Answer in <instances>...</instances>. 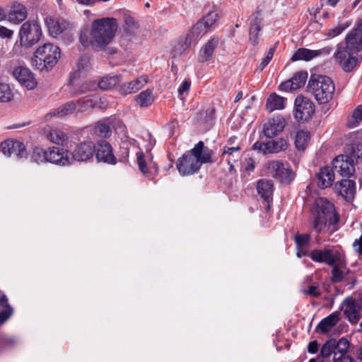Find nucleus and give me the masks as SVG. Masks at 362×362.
I'll use <instances>...</instances> for the list:
<instances>
[{
    "mask_svg": "<svg viewBox=\"0 0 362 362\" xmlns=\"http://www.w3.org/2000/svg\"><path fill=\"white\" fill-rule=\"evenodd\" d=\"M241 148L239 145H237L235 146H225L223 151L222 153L223 155H228L229 156H235L240 154L239 151H240Z\"/></svg>",
    "mask_w": 362,
    "mask_h": 362,
    "instance_id": "obj_55",
    "label": "nucleus"
},
{
    "mask_svg": "<svg viewBox=\"0 0 362 362\" xmlns=\"http://www.w3.org/2000/svg\"><path fill=\"white\" fill-rule=\"evenodd\" d=\"M315 112V104L308 98L298 95L294 103V117L298 122L308 121Z\"/></svg>",
    "mask_w": 362,
    "mask_h": 362,
    "instance_id": "obj_9",
    "label": "nucleus"
},
{
    "mask_svg": "<svg viewBox=\"0 0 362 362\" xmlns=\"http://www.w3.org/2000/svg\"><path fill=\"white\" fill-rule=\"evenodd\" d=\"M27 17V9L23 4L15 2L12 5L11 11L8 14L10 21L16 23L24 21Z\"/></svg>",
    "mask_w": 362,
    "mask_h": 362,
    "instance_id": "obj_29",
    "label": "nucleus"
},
{
    "mask_svg": "<svg viewBox=\"0 0 362 362\" xmlns=\"http://www.w3.org/2000/svg\"><path fill=\"white\" fill-rule=\"evenodd\" d=\"M257 191L258 195L267 204L266 209L270 208V202L272 201L274 192L273 182L272 180L261 179L257 182Z\"/></svg>",
    "mask_w": 362,
    "mask_h": 362,
    "instance_id": "obj_22",
    "label": "nucleus"
},
{
    "mask_svg": "<svg viewBox=\"0 0 362 362\" xmlns=\"http://www.w3.org/2000/svg\"><path fill=\"white\" fill-rule=\"evenodd\" d=\"M218 19V14L211 11L206 16L199 20L191 29V32L197 39L204 34L215 24Z\"/></svg>",
    "mask_w": 362,
    "mask_h": 362,
    "instance_id": "obj_12",
    "label": "nucleus"
},
{
    "mask_svg": "<svg viewBox=\"0 0 362 362\" xmlns=\"http://www.w3.org/2000/svg\"><path fill=\"white\" fill-rule=\"evenodd\" d=\"M283 164L284 163L282 162L279 160H272L268 162L267 165L268 174L276 179L279 175L278 173H279V170H281Z\"/></svg>",
    "mask_w": 362,
    "mask_h": 362,
    "instance_id": "obj_48",
    "label": "nucleus"
},
{
    "mask_svg": "<svg viewBox=\"0 0 362 362\" xmlns=\"http://www.w3.org/2000/svg\"><path fill=\"white\" fill-rule=\"evenodd\" d=\"M346 27L347 25H339L335 28L329 30L328 32L326 33V35L329 38L338 36L343 32V30H344L346 28Z\"/></svg>",
    "mask_w": 362,
    "mask_h": 362,
    "instance_id": "obj_53",
    "label": "nucleus"
},
{
    "mask_svg": "<svg viewBox=\"0 0 362 362\" xmlns=\"http://www.w3.org/2000/svg\"><path fill=\"white\" fill-rule=\"evenodd\" d=\"M335 86L332 80L326 76H312L308 81L307 91L319 104H325L333 98Z\"/></svg>",
    "mask_w": 362,
    "mask_h": 362,
    "instance_id": "obj_5",
    "label": "nucleus"
},
{
    "mask_svg": "<svg viewBox=\"0 0 362 362\" xmlns=\"http://www.w3.org/2000/svg\"><path fill=\"white\" fill-rule=\"evenodd\" d=\"M335 339H331L327 340L322 346L320 356L325 360L333 355L334 347L335 345Z\"/></svg>",
    "mask_w": 362,
    "mask_h": 362,
    "instance_id": "obj_43",
    "label": "nucleus"
},
{
    "mask_svg": "<svg viewBox=\"0 0 362 362\" xmlns=\"http://www.w3.org/2000/svg\"><path fill=\"white\" fill-rule=\"evenodd\" d=\"M13 76L28 90L33 89L37 85L33 73L27 67L23 66L16 67L13 71Z\"/></svg>",
    "mask_w": 362,
    "mask_h": 362,
    "instance_id": "obj_16",
    "label": "nucleus"
},
{
    "mask_svg": "<svg viewBox=\"0 0 362 362\" xmlns=\"http://www.w3.org/2000/svg\"><path fill=\"white\" fill-rule=\"evenodd\" d=\"M350 157L356 162L362 161V144H358L353 148Z\"/></svg>",
    "mask_w": 362,
    "mask_h": 362,
    "instance_id": "obj_50",
    "label": "nucleus"
},
{
    "mask_svg": "<svg viewBox=\"0 0 362 362\" xmlns=\"http://www.w3.org/2000/svg\"><path fill=\"white\" fill-rule=\"evenodd\" d=\"M261 22L262 19L257 16H254L251 21L250 28V41L252 45H256L259 42L258 33L261 30Z\"/></svg>",
    "mask_w": 362,
    "mask_h": 362,
    "instance_id": "obj_34",
    "label": "nucleus"
},
{
    "mask_svg": "<svg viewBox=\"0 0 362 362\" xmlns=\"http://www.w3.org/2000/svg\"><path fill=\"white\" fill-rule=\"evenodd\" d=\"M13 94L10 86L0 82V102H8L13 99Z\"/></svg>",
    "mask_w": 362,
    "mask_h": 362,
    "instance_id": "obj_45",
    "label": "nucleus"
},
{
    "mask_svg": "<svg viewBox=\"0 0 362 362\" xmlns=\"http://www.w3.org/2000/svg\"><path fill=\"white\" fill-rule=\"evenodd\" d=\"M286 98L278 95L275 93H272L267 98L266 107L269 112L276 110H282L285 107Z\"/></svg>",
    "mask_w": 362,
    "mask_h": 362,
    "instance_id": "obj_32",
    "label": "nucleus"
},
{
    "mask_svg": "<svg viewBox=\"0 0 362 362\" xmlns=\"http://www.w3.org/2000/svg\"><path fill=\"white\" fill-rule=\"evenodd\" d=\"M288 147V142L284 139L269 141L268 142L256 141L253 146V150H257L264 154L279 153L284 151Z\"/></svg>",
    "mask_w": 362,
    "mask_h": 362,
    "instance_id": "obj_11",
    "label": "nucleus"
},
{
    "mask_svg": "<svg viewBox=\"0 0 362 362\" xmlns=\"http://www.w3.org/2000/svg\"><path fill=\"white\" fill-rule=\"evenodd\" d=\"M12 308H8L0 312V325L5 322L12 315Z\"/></svg>",
    "mask_w": 362,
    "mask_h": 362,
    "instance_id": "obj_58",
    "label": "nucleus"
},
{
    "mask_svg": "<svg viewBox=\"0 0 362 362\" xmlns=\"http://www.w3.org/2000/svg\"><path fill=\"white\" fill-rule=\"evenodd\" d=\"M13 34V31L4 26H0V37L10 38Z\"/></svg>",
    "mask_w": 362,
    "mask_h": 362,
    "instance_id": "obj_63",
    "label": "nucleus"
},
{
    "mask_svg": "<svg viewBox=\"0 0 362 362\" xmlns=\"http://www.w3.org/2000/svg\"><path fill=\"white\" fill-rule=\"evenodd\" d=\"M279 90L288 91V90H296V89L294 88L293 82H292L291 80L290 79L286 81L282 82L279 85Z\"/></svg>",
    "mask_w": 362,
    "mask_h": 362,
    "instance_id": "obj_60",
    "label": "nucleus"
},
{
    "mask_svg": "<svg viewBox=\"0 0 362 362\" xmlns=\"http://www.w3.org/2000/svg\"><path fill=\"white\" fill-rule=\"evenodd\" d=\"M334 172L333 167L326 166L320 169L317 174L318 186L321 188H326L332 186L334 180Z\"/></svg>",
    "mask_w": 362,
    "mask_h": 362,
    "instance_id": "obj_27",
    "label": "nucleus"
},
{
    "mask_svg": "<svg viewBox=\"0 0 362 362\" xmlns=\"http://www.w3.org/2000/svg\"><path fill=\"white\" fill-rule=\"evenodd\" d=\"M213 151L199 141L187 153L177 161V168L182 175H192L199 170L202 164L213 163Z\"/></svg>",
    "mask_w": 362,
    "mask_h": 362,
    "instance_id": "obj_4",
    "label": "nucleus"
},
{
    "mask_svg": "<svg viewBox=\"0 0 362 362\" xmlns=\"http://www.w3.org/2000/svg\"><path fill=\"white\" fill-rule=\"evenodd\" d=\"M12 140L3 141L0 145V151L6 156H11V149L13 148Z\"/></svg>",
    "mask_w": 362,
    "mask_h": 362,
    "instance_id": "obj_51",
    "label": "nucleus"
},
{
    "mask_svg": "<svg viewBox=\"0 0 362 362\" xmlns=\"http://www.w3.org/2000/svg\"><path fill=\"white\" fill-rule=\"evenodd\" d=\"M90 66V57L88 56L83 55L79 59L77 63L76 69L71 74V75H76V78H80L89 70Z\"/></svg>",
    "mask_w": 362,
    "mask_h": 362,
    "instance_id": "obj_39",
    "label": "nucleus"
},
{
    "mask_svg": "<svg viewBox=\"0 0 362 362\" xmlns=\"http://www.w3.org/2000/svg\"><path fill=\"white\" fill-rule=\"evenodd\" d=\"M197 40V37L189 31L184 36L179 37L177 41L173 45L170 54L173 58H178L185 54L189 48L193 40Z\"/></svg>",
    "mask_w": 362,
    "mask_h": 362,
    "instance_id": "obj_15",
    "label": "nucleus"
},
{
    "mask_svg": "<svg viewBox=\"0 0 362 362\" xmlns=\"http://www.w3.org/2000/svg\"><path fill=\"white\" fill-rule=\"evenodd\" d=\"M79 78L76 75H71L69 86H71L70 93L72 95H81L94 90L96 83L94 81H80Z\"/></svg>",
    "mask_w": 362,
    "mask_h": 362,
    "instance_id": "obj_21",
    "label": "nucleus"
},
{
    "mask_svg": "<svg viewBox=\"0 0 362 362\" xmlns=\"http://www.w3.org/2000/svg\"><path fill=\"white\" fill-rule=\"evenodd\" d=\"M334 351H333V361L338 362L342 358L348 356L346 354L349 346V343L347 339L341 338L339 340L335 339Z\"/></svg>",
    "mask_w": 362,
    "mask_h": 362,
    "instance_id": "obj_31",
    "label": "nucleus"
},
{
    "mask_svg": "<svg viewBox=\"0 0 362 362\" xmlns=\"http://www.w3.org/2000/svg\"><path fill=\"white\" fill-rule=\"evenodd\" d=\"M308 351L310 354H316L318 351V344L317 341H312L308 344Z\"/></svg>",
    "mask_w": 362,
    "mask_h": 362,
    "instance_id": "obj_64",
    "label": "nucleus"
},
{
    "mask_svg": "<svg viewBox=\"0 0 362 362\" xmlns=\"http://www.w3.org/2000/svg\"><path fill=\"white\" fill-rule=\"evenodd\" d=\"M120 81V75L106 76L98 81V86L100 89L107 90L117 86Z\"/></svg>",
    "mask_w": 362,
    "mask_h": 362,
    "instance_id": "obj_38",
    "label": "nucleus"
},
{
    "mask_svg": "<svg viewBox=\"0 0 362 362\" xmlns=\"http://www.w3.org/2000/svg\"><path fill=\"white\" fill-rule=\"evenodd\" d=\"M76 109V103L74 101H69L64 103V105H61L58 108L46 114L45 118L47 119L49 117L55 116L59 117L67 116L72 114Z\"/></svg>",
    "mask_w": 362,
    "mask_h": 362,
    "instance_id": "obj_28",
    "label": "nucleus"
},
{
    "mask_svg": "<svg viewBox=\"0 0 362 362\" xmlns=\"http://www.w3.org/2000/svg\"><path fill=\"white\" fill-rule=\"evenodd\" d=\"M362 121V104L356 107L352 112L351 117L349 119L347 125L350 128L357 127Z\"/></svg>",
    "mask_w": 362,
    "mask_h": 362,
    "instance_id": "obj_41",
    "label": "nucleus"
},
{
    "mask_svg": "<svg viewBox=\"0 0 362 362\" xmlns=\"http://www.w3.org/2000/svg\"><path fill=\"white\" fill-rule=\"evenodd\" d=\"M71 26V24L68 21L63 18H58L52 21L49 26V29L52 35H57L67 30Z\"/></svg>",
    "mask_w": 362,
    "mask_h": 362,
    "instance_id": "obj_35",
    "label": "nucleus"
},
{
    "mask_svg": "<svg viewBox=\"0 0 362 362\" xmlns=\"http://www.w3.org/2000/svg\"><path fill=\"white\" fill-rule=\"evenodd\" d=\"M341 320L340 311H335L322 319L315 328V332L326 334L329 332Z\"/></svg>",
    "mask_w": 362,
    "mask_h": 362,
    "instance_id": "obj_25",
    "label": "nucleus"
},
{
    "mask_svg": "<svg viewBox=\"0 0 362 362\" xmlns=\"http://www.w3.org/2000/svg\"><path fill=\"white\" fill-rule=\"evenodd\" d=\"M305 293L312 297H319L320 296V292L318 291V286H309Z\"/></svg>",
    "mask_w": 362,
    "mask_h": 362,
    "instance_id": "obj_61",
    "label": "nucleus"
},
{
    "mask_svg": "<svg viewBox=\"0 0 362 362\" xmlns=\"http://www.w3.org/2000/svg\"><path fill=\"white\" fill-rule=\"evenodd\" d=\"M96 97H85L78 100L77 103L79 105L78 112H83L89 107H94L96 104Z\"/></svg>",
    "mask_w": 362,
    "mask_h": 362,
    "instance_id": "obj_46",
    "label": "nucleus"
},
{
    "mask_svg": "<svg viewBox=\"0 0 362 362\" xmlns=\"http://www.w3.org/2000/svg\"><path fill=\"white\" fill-rule=\"evenodd\" d=\"M310 136L306 130H299L296 132L295 138V146L298 151H303L307 147Z\"/></svg>",
    "mask_w": 362,
    "mask_h": 362,
    "instance_id": "obj_36",
    "label": "nucleus"
},
{
    "mask_svg": "<svg viewBox=\"0 0 362 362\" xmlns=\"http://www.w3.org/2000/svg\"><path fill=\"white\" fill-rule=\"evenodd\" d=\"M354 160L346 155H339L332 161V167L336 173L343 177H351L355 172Z\"/></svg>",
    "mask_w": 362,
    "mask_h": 362,
    "instance_id": "obj_10",
    "label": "nucleus"
},
{
    "mask_svg": "<svg viewBox=\"0 0 362 362\" xmlns=\"http://www.w3.org/2000/svg\"><path fill=\"white\" fill-rule=\"evenodd\" d=\"M191 86V81L187 79L185 80L178 88L179 95H182L185 93H188Z\"/></svg>",
    "mask_w": 362,
    "mask_h": 362,
    "instance_id": "obj_59",
    "label": "nucleus"
},
{
    "mask_svg": "<svg viewBox=\"0 0 362 362\" xmlns=\"http://www.w3.org/2000/svg\"><path fill=\"white\" fill-rule=\"evenodd\" d=\"M215 108L214 107H208L205 110L199 112L197 120L203 123L209 128L213 125V122L215 118Z\"/></svg>",
    "mask_w": 362,
    "mask_h": 362,
    "instance_id": "obj_33",
    "label": "nucleus"
},
{
    "mask_svg": "<svg viewBox=\"0 0 362 362\" xmlns=\"http://www.w3.org/2000/svg\"><path fill=\"white\" fill-rule=\"evenodd\" d=\"M339 221V215L335 212L334 206L327 199L321 198L316 201L312 210L310 224L317 233L325 232L327 230H337L336 225Z\"/></svg>",
    "mask_w": 362,
    "mask_h": 362,
    "instance_id": "obj_3",
    "label": "nucleus"
},
{
    "mask_svg": "<svg viewBox=\"0 0 362 362\" xmlns=\"http://www.w3.org/2000/svg\"><path fill=\"white\" fill-rule=\"evenodd\" d=\"M95 152V146L91 141H84L78 144L71 152V160L87 161L91 159Z\"/></svg>",
    "mask_w": 362,
    "mask_h": 362,
    "instance_id": "obj_13",
    "label": "nucleus"
},
{
    "mask_svg": "<svg viewBox=\"0 0 362 362\" xmlns=\"http://www.w3.org/2000/svg\"><path fill=\"white\" fill-rule=\"evenodd\" d=\"M46 138L53 144L64 146L68 142L69 137L63 131L52 127L44 129Z\"/></svg>",
    "mask_w": 362,
    "mask_h": 362,
    "instance_id": "obj_26",
    "label": "nucleus"
},
{
    "mask_svg": "<svg viewBox=\"0 0 362 362\" xmlns=\"http://www.w3.org/2000/svg\"><path fill=\"white\" fill-rule=\"evenodd\" d=\"M47 162L54 163L62 166H66L71 163L68 152H64L59 147L52 146L47 149Z\"/></svg>",
    "mask_w": 362,
    "mask_h": 362,
    "instance_id": "obj_19",
    "label": "nucleus"
},
{
    "mask_svg": "<svg viewBox=\"0 0 362 362\" xmlns=\"http://www.w3.org/2000/svg\"><path fill=\"white\" fill-rule=\"evenodd\" d=\"M11 144H13V146H16L11 149V156L15 155L18 158H23L26 156L27 152L23 143L17 140H12Z\"/></svg>",
    "mask_w": 362,
    "mask_h": 362,
    "instance_id": "obj_44",
    "label": "nucleus"
},
{
    "mask_svg": "<svg viewBox=\"0 0 362 362\" xmlns=\"http://www.w3.org/2000/svg\"><path fill=\"white\" fill-rule=\"evenodd\" d=\"M344 278V274L342 271L339 269L337 267H334L332 270V282L337 283L342 281Z\"/></svg>",
    "mask_w": 362,
    "mask_h": 362,
    "instance_id": "obj_56",
    "label": "nucleus"
},
{
    "mask_svg": "<svg viewBox=\"0 0 362 362\" xmlns=\"http://www.w3.org/2000/svg\"><path fill=\"white\" fill-rule=\"evenodd\" d=\"M32 159L37 163L47 161V150L44 151L40 148H35L33 152Z\"/></svg>",
    "mask_w": 362,
    "mask_h": 362,
    "instance_id": "obj_49",
    "label": "nucleus"
},
{
    "mask_svg": "<svg viewBox=\"0 0 362 362\" xmlns=\"http://www.w3.org/2000/svg\"><path fill=\"white\" fill-rule=\"evenodd\" d=\"M18 34L21 46L30 48L40 41L42 36V31L37 21H28L22 24Z\"/></svg>",
    "mask_w": 362,
    "mask_h": 362,
    "instance_id": "obj_7",
    "label": "nucleus"
},
{
    "mask_svg": "<svg viewBox=\"0 0 362 362\" xmlns=\"http://www.w3.org/2000/svg\"><path fill=\"white\" fill-rule=\"evenodd\" d=\"M218 44V39L214 37L206 42L200 49L199 54V60L202 62L209 60L214 52L215 48Z\"/></svg>",
    "mask_w": 362,
    "mask_h": 362,
    "instance_id": "obj_30",
    "label": "nucleus"
},
{
    "mask_svg": "<svg viewBox=\"0 0 362 362\" xmlns=\"http://www.w3.org/2000/svg\"><path fill=\"white\" fill-rule=\"evenodd\" d=\"M308 78V73L306 71H299L296 73L291 78L293 82L294 88L296 90L304 86Z\"/></svg>",
    "mask_w": 362,
    "mask_h": 362,
    "instance_id": "obj_47",
    "label": "nucleus"
},
{
    "mask_svg": "<svg viewBox=\"0 0 362 362\" xmlns=\"http://www.w3.org/2000/svg\"><path fill=\"white\" fill-rule=\"evenodd\" d=\"M332 47H325L317 50H312L306 48L298 49L291 57L292 61L305 60L309 61L319 56H327L332 52Z\"/></svg>",
    "mask_w": 362,
    "mask_h": 362,
    "instance_id": "obj_17",
    "label": "nucleus"
},
{
    "mask_svg": "<svg viewBox=\"0 0 362 362\" xmlns=\"http://www.w3.org/2000/svg\"><path fill=\"white\" fill-rule=\"evenodd\" d=\"M137 163L139 168V170L145 174L147 170V165L144 159V153L140 152L136 153Z\"/></svg>",
    "mask_w": 362,
    "mask_h": 362,
    "instance_id": "obj_54",
    "label": "nucleus"
},
{
    "mask_svg": "<svg viewBox=\"0 0 362 362\" xmlns=\"http://www.w3.org/2000/svg\"><path fill=\"white\" fill-rule=\"evenodd\" d=\"M362 51V31L355 28L345 37V45L339 44L334 54L335 60L346 72H350L358 63L354 54Z\"/></svg>",
    "mask_w": 362,
    "mask_h": 362,
    "instance_id": "obj_2",
    "label": "nucleus"
},
{
    "mask_svg": "<svg viewBox=\"0 0 362 362\" xmlns=\"http://www.w3.org/2000/svg\"><path fill=\"white\" fill-rule=\"evenodd\" d=\"M124 23L127 28L131 31L139 28V24L132 16H126L124 18Z\"/></svg>",
    "mask_w": 362,
    "mask_h": 362,
    "instance_id": "obj_57",
    "label": "nucleus"
},
{
    "mask_svg": "<svg viewBox=\"0 0 362 362\" xmlns=\"http://www.w3.org/2000/svg\"><path fill=\"white\" fill-rule=\"evenodd\" d=\"M339 310L343 311L351 324H357L361 317L362 298L346 297L341 303Z\"/></svg>",
    "mask_w": 362,
    "mask_h": 362,
    "instance_id": "obj_8",
    "label": "nucleus"
},
{
    "mask_svg": "<svg viewBox=\"0 0 362 362\" xmlns=\"http://www.w3.org/2000/svg\"><path fill=\"white\" fill-rule=\"evenodd\" d=\"M285 125V119L282 116L278 115L269 119L264 124L263 134L267 138H273L284 130Z\"/></svg>",
    "mask_w": 362,
    "mask_h": 362,
    "instance_id": "obj_18",
    "label": "nucleus"
},
{
    "mask_svg": "<svg viewBox=\"0 0 362 362\" xmlns=\"http://www.w3.org/2000/svg\"><path fill=\"white\" fill-rule=\"evenodd\" d=\"M135 100L141 107H147L151 106L154 100L153 92L150 89H146L141 92L135 97Z\"/></svg>",
    "mask_w": 362,
    "mask_h": 362,
    "instance_id": "obj_37",
    "label": "nucleus"
},
{
    "mask_svg": "<svg viewBox=\"0 0 362 362\" xmlns=\"http://www.w3.org/2000/svg\"><path fill=\"white\" fill-rule=\"evenodd\" d=\"M278 174L276 180L281 183L286 184L290 183L295 176L294 173L290 168H286L284 164H283Z\"/></svg>",
    "mask_w": 362,
    "mask_h": 362,
    "instance_id": "obj_40",
    "label": "nucleus"
},
{
    "mask_svg": "<svg viewBox=\"0 0 362 362\" xmlns=\"http://www.w3.org/2000/svg\"><path fill=\"white\" fill-rule=\"evenodd\" d=\"M59 58V48L51 43H45L36 49L32 63L40 71L48 70L57 64Z\"/></svg>",
    "mask_w": 362,
    "mask_h": 362,
    "instance_id": "obj_6",
    "label": "nucleus"
},
{
    "mask_svg": "<svg viewBox=\"0 0 362 362\" xmlns=\"http://www.w3.org/2000/svg\"><path fill=\"white\" fill-rule=\"evenodd\" d=\"M95 133L101 138H109L112 130L108 124L98 122L95 125Z\"/></svg>",
    "mask_w": 362,
    "mask_h": 362,
    "instance_id": "obj_42",
    "label": "nucleus"
},
{
    "mask_svg": "<svg viewBox=\"0 0 362 362\" xmlns=\"http://www.w3.org/2000/svg\"><path fill=\"white\" fill-rule=\"evenodd\" d=\"M353 247L358 255H362V235L359 238L355 240L353 243Z\"/></svg>",
    "mask_w": 362,
    "mask_h": 362,
    "instance_id": "obj_62",
    "label": "nucleus"
},
{
    "mask_svg": "<svg viewBox=\"0 0 362 362\" xmlns=\"http://www.w3.org/2000/svg\"><path fill=\"white\" fill-rule=\"evenodd\" d=\"M334 191L346 201H351L356 193V183L349 179H342L334 185Z\"/></svg>",
    "mask_w": 362,
    "mask_h": 362,
    "instance_id": "obj_20",
    "label": "nucleus"
},
{
    "mask_svg": "<svg viewBox=\"0 0 362 362\" xmlns=\"http://www.w3.org/2000/svg\"><path fill=\"white\" fill-rule=\"evenodd\" d=\"M118 26L117 20L115 18L95 19L81 30L79 42L85 48L90 47L97 52L103 50L113 40Z\"/></svg>",
    "mask_w": 362,
    "mask_h": 362,
    "instance_id": "obj_1",
    "label": "nucleus"
},
{
    "mask_svg": "<svg viewBox=\"0 0 362 362\" xmlns=\"http://www.w3.org/2000/svg\"><path fill=\"white\" fill-rule=\"evenodd\" d=\"M148 82L146 76H142L132 81L125 82L119 86V92L122 95H127L137 92Z\"/></svg>",
    "mask_w": 362,
    "mask_h": 362,
    "instance_id": "obj_24",
    "label": "nucleus"
},
{
    "mask_svg": "<svg viewBox=\"0 0 362 362\" xmlns=\"http://www.w3.org/2000/svg\"><path fill=\"white\" fill-rule=\"evenodd\" d=\"M95 156L98 161L115 165L117 163L116 157L113 154L111 145L106 141L102 140L95 146Z\"/></svg>",
    "mask_w": 362,
    "mask_h": 362,
    "instance_id": "obj_14",
    "label": "nucleus"
},
{
    "mask_svg": "<svg viewBox=\"0 0 362 362\" xmlns=\"http://www.w3.org/2000/svg\"><path fill=\"white\" fill-rule=\"evenodd\" d=\"M309 257L314 262H324L330 266L334 265L337 259V257L334 255L333 251L327 248L314 250L310 253Z\"/></svg>",
    "mask_w": 362,
    "mask_h": 362,
    "instance_id": "obj_23",
    "label": "nucleus"
},
{
    "mask_svg": "<svg viewBox=\"0 0 362 362\" xmlns=\"http://www.w3.org/2000/svg\"><path fill=\"white\" fill-rule=\"evenodd\" d=\"M310 240V235L309 234H298L295 238L296 245L299 247L308 244Z\"/></svg>",
    "mask_w": 362,
    "mask_h": 362,
    "instance_id": "obj_52",
    "label": "nucleus"
}]
</instances>
